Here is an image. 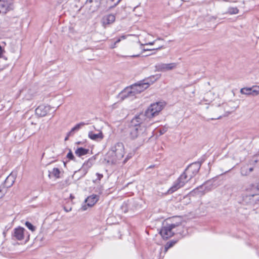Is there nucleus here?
Returning <instances> with one entry per match:
<instances>
[{
    "instance_id": "obj_1",
    "label": "nucleus",
    "mask_w": 259,
    "mask_h": 259,
    "mask_svg": "<svg viewBox=\"0 0 259 259\" xmlns=\"http://www.w3.org/2000/svg\"><path fill=\"white\" fill-rule=\"evenodd\" d=\"M125 154L124 146L123 143L118 142L111 146L108 152V162L112 164L120 163Z\"/></svg>"
},
{
    "instance_id": "obj_2",
    "label": "nucleus",
    "mask_w": 259,
    "mask_h": 259,
    "mask_svg": "<svg viewBox=\"0 0 259 259\" xmlns=\"http://www.w3.org/2000/svg\"><path fill=\"white\" fill-rule=\"evenodd\" d=\"M160 74L152 75L148 78L144 79L140 82L133 84L130 87L136 96L137 95L140 94L145 90L147 89L151 84H152L156 80L160 78Z\"/></svg>"
},
{
    "instance_id": "obj_3",
    "label": "nucleus",
    "mask_w": 259,
    "mask_h": 259,
    "mask_svg": "<svg viewBox=\"0 0 259 259\" xmlns=\"http://www.w3.org/2000/svg\"><path fill=\"white\" fill-rule=\"evenodd\" d=\"M12 236L13 239L19 241L24 240L27 242L29 240L30 235L24 228L18 227L13 230Z\"/></svg>"
},
{
    "instance_id": "obj_4",
    "label": "nucleus",
    "mask_w": 259,
    "mask_h": 259,
    "mask_svg": "<svg viewBox=\"0 0 259 259\" xmlns=\"http://www.w3.org/2000/svg\"><path fill=\"white\" fill-rule=\"evenodd\" d=\"M190 181L183 172L179 178L174 183L173 185L167 190L166 194H171L179 189L183 187L185 184Z\"/></svg>"
},
{
    "instance_id": "obj_5",
    "label": "nucleus",
    "mask_w": 259,
    "mask_h": 259,
    "mask_svg": "<svg viewBox=\"0 0 259 259\" xmlns=\"http://www.w3.org/2000/svg\"><path fill=\"white\" fill-rule=\"evenodd\" d=\"M201 164L200 162H195L189 165L185 169L184 173L189 180L195 177L198 172Z\"/></svg>"
},
{
    "instance_id": "obj_6",
    "label": "nucleus",
    "mask_w": 259,
    "mask_h": 259,
    "mask_svg": "<svg viewBox=\"0 0 259 259\" xmlns=\"http://www.w3.org/2000/svg\"><path fill=\"white\" fill-rule=\"evenodd\" d=\"M150 118L147 116L146 112L141 113L136 116L132 120L131 123L132 125H137V126L146 127V122H148Z\"/></svg>"
},
{
    "instance_id": "obj_7",
    "label": "nucleus",
    "mask_w": 259,
    "mask_h": 259,
    "mask_svg": "<svg viewBox=\"0 0 259 259\" xmlns=\"http://www.w3.org/2000/svg\"><path fill=\"white\" fill-rule=\"evenodd\" d=\"M161 103H155L151 104L145 111L147 116L150 118L156 116L161 110Z\"/></svg>"
},
{
    "instance_id": "obj_8",
    "label": "nucleus",
    "mask_w": 259,
    "mask_h": 259,
    "mask_svg": "<svg viewBox=\"0 0 259 259\" xmlns=\"http://www.w3.org/2000/svg\"><path fill=\"white\" fill-rule=\"evenodd\" d=\"M146 131V126H137L132 125L130 130V136L132 139H135L139 136L145 135Z\"/></svg>"
},
{
    "instance_id": "obj_9",
    "label": "nucleus",
    "mask_w": 259,
    "mask_h": 259,
    "mask_svg": "<svg viewBox=\"0 0 259 259\" xmlns=\"http://www.w3.org/2000/svg\"><path fill=\"white\" fill-rule=\"evenodd\" d=\"M243 201L248 205H259V194H249L243 196Z\"/></svg>"
},
{
    "instance_id": "obj_10",
    "label": "nucleus",
    "mask_w": 259,
    "mask_h": 259,
    "mask_svg": "<svg viewBox=\"0 0 259 259\" xmlns=\"http://www.w3.org/2000/svg\"><path fill=\"white\" fill-rule=\"evenodd\" d=\"M176 227H179V224H168L167 226H165L163 228V239H168L172 236L175 234V231L173 230Z\"/></svg>"
},
{
    "instance_id": "obj_11",
    "label": "nucleus",
    "mask_w": 259,
    "mask_h": 259,
    "mask_svg": "<svg viewBox=\"0 0 259 259\" xmlns=\"http://www.w3.org/2000/svg\"><path fill=\"white\" fill-rule=\"evenodd\" d=\"M135 97H136V96L134 94L131 87L126 88L118 95V98L121 100H123L127 98L133 99Z\"/></svg>"
},
{
    "instance_id": "obj_12",
    "label": "nucleus",
    "mask_w": 259,
    "mask_h": 259,
    "mask_svg": "<svg viewBox=\"0 0 259 259\" xmlns=\"http://www.w3.org/2000/svg\"><path fill=\"white\" fill-rule=\"evenodd\" d=\"M51 109V107L49 105H41L36 108L35 113L37 115L43 117L46 116Z\"/></svg>"
},
{
    "instance_id": "obj_13",
    "label": "nucleus",
    "mask_w": 259,
    "mask_h": 259,
    "mask_svg": "<svg viewBox=\"0 0 259 259\" xmlns=\"http://www.w3.org/2000/svg\"><path fill=\"white\" fill-rule=\"evenodd\" d=\"M17 176V172L16 171H12L6 179L5 183L3 186H5L7 189L13 185L15 182Z\"/></svg>"
},
{
    "instance_id": "obj_14",
    "label": "nucleus",
    "mask_w": 259,
    "mask_h": 259,
    "mask_svg": "<svg viewBox=\"0 0 259 259\" xmlns=\"http://www.w3.org/2000/svg\"><path fill=\"white\" fill-rule=\"evenodd\" d=\"M208 183H206L204 185L200 186L197 189H194L193 192L195 194L203 195L205 193L210 191L212 188V186H211L210 185L208 186Z\"/></svg>"
},
{
    "instance_id": "obj_15",
    "label": "nucleus",
    "mask_w": 259,
    "mask_h": 259,
    "mask_svg": "<svg viewBox=\"0 0 259 259\" xmlns=\"http://www.w3.org/2000/svg\"><path fill=\"white\" fill-rule=\"evenodd\" d=\"M97 134L94 133L92 131H90L88 133L89 138L95 141H101L104 138V135L101 131L99 130Z\"/></svg>"
},
{
    "instance_id": "obj_16",
    "label": "nucleus",
    "mask_w": 259,
    "mask_h": 259,
    "mask_svg": "<svg viewBox=\"0 0 259 259\" xmlns=\"http://www.w3.org/2000/svg\"><path fill=\"white\" fill-rule=\"evenodd\" d=\"M115 20V16L113 14H109L104 16L102 19V23L104 27L113 23Z\"/></svg>"
},
{
    "instance_id": "obj_17",
    "label": "nucleus",
    "mask_w": 259,
    "mask_h": 259,
    "mask_svg": "<svg viewBox=\"0 0 259 259\" xmlns=\"http://www.w3.org/2000/svg\"><path fill=\"white\" fill-rule=\"evenodd\" d=\"M234 110H235L234 108H231L230 109L229 108L228 105L227 103H223L222 104V107L219 106L218 110L221 115H220L217 118H219L222 115H224L225 112L229 114V113H231L232 112H233V111H234Z\"/></svg>"
},
{
    "instance_id": "obj_18",
    "label": "nucleus",
    "mask_w": 259,
    "mask_h": 259,
    "mask_svg": "<svg viewBox=\"0 0 259 259\" xmlns=\"http://www.w3.org/2000/svg\"><path fill=\"white\" fill-rule=\"evenodd\" d=\"M99 196L96 194H93L85 199V202L87 205L89 207H92L96 204L99 200Z\"/></svg>"
},
{
    "instance_id": "obj_19",
    "label": "nucleus",
    "mask_w": 259,
    "mask_h": 259,
    "mask_svg": "<svg viewBox=\"0 0 259 259\" xmlns=\"http://www.w3.org/2000/svg\"><path fill=\"white\" fill-rule=\"evenodd\" d=\"M253 170V166H249L248 163L243 165L240 169V174L242 176H247Z\"/></svg>"
},
{
    "instance_id": "obj_20",
    "label": "nucleus",
    "mask_w": 259,
    "mask_h": 259,
    "mask_svg": "<svg viewBox=\"0 0 259 259\" xmlns=\"http://www.w3.org/2000/svg\"><path fill=\"white\" fill-rule=\"evenodd\" d=\"M93 160L89 159L87 161L84 162L81 168L78 170V171H82L83 176H84L88 172L89 168H90L93 164Z\"/></svg>"
},
{
    "instance_id": "obj_21",
    "label": "nucleus",
    "mask_w": 259,
    "mask_h": 259,
    "mask_svg": "<svg viewBox=\"0 0 259 259\" xmlns=\"http://www.w3.org/2000/svg\"><path fill=\"white\" fill-rule=\"evenodd\" d=\"M254 185L253 184H250L245 187L243 196L249 195V194H254Z\"/></svg>"
},
{
    "instance_id": "obj_22",
    "label": "nucleus",
    "mask_w": 259,
    "mask_h": 259,
    "mask_svg": "<svg viewBox=\"0 0 259 259\" xmlns=\"http://www.w3.org/2000/svg\"><path fill=\"white\" fill-rule=\"evenodd\" d=\"M88 123H86L83 122H81L78 124H77L75 126H74L71 131L68 133V136H72L74 132L78 131L79 130L82 126L84 125L87 124Z\"/></svg>"
},
{
    "instance_id": "obj_23",
    "label": "nucleus",
    "mask_w": 259,
    "mask_h": 259,
    "mask_svg": "<svg viewBox=\"0 0 259 259\" xmlns=\"http://www.w3.org/2000/svg\"><path fill=\"white\" fill-rule=\"evenodd\" d=\"M177 63H176L163 64V71L173 70L177 67Z\"/></svg>"
},
{
    "instance_id": "obj_24",
    "label": "nucleus",
    "mask_w": 259,
    "mask_h": 259,
    "mask_svg": "<svg viewBox=\"0 0 259 259\" xmlns=\"http://www.w3.org/2000/svg\"><path fill=\"white\" fill-rule=\"evenodd\" d=\"M89 149H84L81 147L78 148L75 151V154L78 157L85 155L89 152Z\"/></svg>"
},
{
    "instance_id": "obj_25",
    "label": "nucleus",
    "mask_w": 259,
    "mask_h": 259,
    "mask_svg": "<svg viewBox=\"0 0 259 259\" xmlns=\"http://www.w3.org/2000/svg\"><path fill=\"white\" fill-rule=\"evenodd\" d=\"M250 90L251 91V96H255L259 95V86L253 85L250 88Z\"/></svg>"
},
{
    "instance_id": "obj_26",
    "label": "nucleus",
    "mask_w": 259,
    "mask_h": 259,
    "mask_svg": "<svg viewBox=\"0 0 259 259\" xmlns=\"http://www.w3.org/2000/svg\"><path fill=\"white\" fill-rule=\"evenodd\" d=\"M259 161V156H254L252 157V158L249 161V165L250 166H254L255 164Z\"/></svg>"
},
{
    "instance_id": "obj_27",
    "label": "nucleus",
    "mask_w": 259,
    "mask_h": 259,
    "mask_svg": "<svg viewBox=\"0 0 259 259\" xmlns=\"http://www.w3.org/2000/svg\"><path fill=\"white\" fill-rule=\"evenodd\" d=\"M239 12V10L237 7H230L228 9L227 13L230 15L237 14Z\"/></svg>"
},
{
    "instance_id": "obj_28",
    "label": "nucleus",
    "mask_w": 259,
    "mask_h": 259,
    "mask_svg": "<svg viewBox=\"0 0 259 259\" xmlns=\"http://www.w3.org/2000/svg\"><path fill=\"white\" fill-rule=\"evenodd\" d=\"M240 93L246 95H251L250 88H244L240 90Z\"/></svg>"
},
{
    "instance_id": "obj_29",
    "label": "nucleus",
    "mask_w": 259,
    "mask_h": 259,
    "mask_svg": "<svg viewBox=\"0 0 259 259\" xmlns=\"http://www.w3.org/2000/svg\"><path fill=\"white\" fill-rule=\"evenodd\" d=\"M52 174L56 178L60 177V171L58 168H54L51 172Z\"/></svg>"
},
{
    "instance_id": "obj_30",
    "label": "nucleus",
    "mask_w": 259,
    "mask_h": 259,
    "mask_svg": "<svg viewBox=\"0 0 259 259\" xmlns=\"http://www.w3.org/2000/svg\"><path fill=\"white\" fill-rule=\"evenodd\" d=\"M7 189L2 185L0 186V198H2L6 193Z\"/></svg>"
},
{
    "instance_id": "obj_31",
    "label": "nucleus",
    "mask_w": 259,
    "mask_h": 259,
    "mask_svg": "<svg viewBox=\"0 0 259 259\" xmlns=\"http://www.w3.org/2000/svg\"><path fill=\"white\" fill-rule=\"evenodd\" d=\"M25 226L31 230L32 232H34L36 230V227L34 226L31 223L29 222H26L25 223Z\"/></svg>"
},
{
    "instance_id": "obj_32",
    "label": "nucleus",
    "mask_w": 259,
    "mask_h": 259,
    "mask_svg": "<svg viewBox=\"0 0 259 259\" xmlns=\"http://www.w3.org/2000/svg\"><path fill=\"white\" fill-rule=\"evenodd\" d=\"M176 242V241H170L168 242L165 246V251H167L168 249L173 246Z\"/></svg>"
},
{
    "instance_id": "obj_33",
    "label": "nucleus",
    "mask_w": 259,
    "mask_h": 259,
    "mask_svg": "<svg viewBox=\"0 0 259 259\" xmlns=\"http://www.w3.org/2000/svg\"><path fill=\"white\" fill-rule=\"evenodd\" d=\"M121 0H110L111 2L114 3V5L110 7V9L116 6Z\"/></svg>"
},
{
    "instance_id": "obj_34",
    "label": "nucleus",
    "mask_w": 259,
    "mask_h": 259,
    "mask_svg": "<svg viewBox=\"0 0 259 259\" xmlns=\"http://www.w3.org/2000/svg\"><path fill=\"white\" fill-rule=\"evenodd\" d=\"M67 157L70 160H73L74 159V156L73 155V153L71 151H69V152L67 155Z\"/></svg>"
},
{
    "instance_id": "obj_35",
    "label": "nucleus",
    "mask_w": 259,
    "mask_h": 259,
    "mask_svg": "<svg viewBox=\"0 0 259 259\" xmlns=\"http://www.w3.org/2000/svg\"><path fill=\"white\" fill-rule=\"evenodd\" d=\"M0 7H8V4H7V3L4 1H2V0H0Z\"/></svg>"
},
{
    "instance_id": "obj_36",
    "label": "nucleus",
    "mask_w": 259,
    "mask_h": 259,
    "mask_svg": "<svg viewBox=\"0 0 259 259\" xmlns=\"http://www.w3.org/2000/svg\"><path fill=\"white\" fill-rule=\"evenodd\" d=\"M96 176H97V179L96 180V181H100L103 178V175L99 173H97Z\"/></svg>"
},
{
    "instance_id": "obj_37",
    "label": "nucleus",
    "mask_w": 259,
    "mask_h": 259,
    "mask_svg": "<svg viewBox=\"0 0 259 259\" xmlns=\"http://www.w3.org/2000/svg\"><path fill=\"white\" fill-rule=\"evenodd\" d=\"M121 41V38H119L117 39L116 41L114 42V45L111 47L112 48H114L115 47V45L117 43Z\"/></svg>"
},
{
    "instance_id": "obj_38",
    "label": "nucleus",
    "mask_w": 259,
    "mask_h": 259,
    "mask_svg": "<svg viewBox=\"0 0 259 259\" xmlns=\"http://www.w3.org/2000/svg\"><path fill=\"white\" fill-rule=\"evenodd\" d=\"M64 209L65 211L66 212H69V211H70L72 210L71 207H68V208L67 207H64Z\"/></svg>"
},
{
    "instance_id": "obj_39",
    "label": "nucleus",
    "mask_w": 259,
    "mask_h": 259,
    "mask_svg": "<svg viewBox=\"0 0 259 259\" xmlns=\"http://www.w3.org/2000/svg\"><path fill=\"white\" fill-rule=\"evenodd\" d=\"M130 156H127L124 159V160L122 162L123 164H124L126 162V161L130 159Z\"/></svg>"
},
{
    "instance_id": "obj_40",
    "label": "nucleus",
    "mask_w": 259,
    "mask_h": 259,
    "mask_svg": "<svg viewBox=\"0 0 259 259\" xmlns=\"http://www.w3.org/2000/svg\"><path fill=\"white\" fill-rule=\"evenodd\" d=\"M126 38V35H122L120 38H121V39H124Z\"/></svg>"
},
{
    "instance_id": "obj_41",
    "label": "nucleus",
    "mask_w": 259,
    "mask_h": 259,
    "mask_svg": "<svg viewBox=\"0 0 259 259\" xmlns=\"http://www.w3.org/2000/svg\"><path fill=\"white\" fill-rule=\"evenodd\" d=\"M211 95V93H210V92L207 93V94L206 95V97H208Z\"/></svg>"
},
{
    "instance_id": "obj_42",
    "label": "nucleus",
    "mask_w": 259,
    "mask_h": 259,
    "mask_svg": "<svg viewBox=\"0 0 259 259\" xmlns=\"http://www.w3.org/2000/svg\"><path fill=\"white\" fill-rule=\"evenodd\" d=\"M159 233L160 235H162V229L159 230Z\"/></svg>"
},
{
    "instance_id": "obj_43",
    "label": "nucleus",
    "mask_w": 259,
    "mask_h": 259,
    "mask_svg": "<svg viewBox=\"0 0 259 259\" xmlns=\"http://www.w3.org/2000/svg\"><path fill=\"white\" fill-rule=\"evenodd\" d=\"M82 209H83V210H86V209H87L86 206H82Z\"/></svg>"
},
{
    "instance_id": "obj_44",
    "label": "nucleus",
    "mask_w": 259,
    "mask_h": 259,
    "mask_svg": "<svg viewBox=\"0 0 259 259\" xmlns=\"http://www.w3.org/2000/svg\"><path fill=\"white\" fill-rule=\"evenodd\" d=\"M70 136H68V134L67 135V136L65 138V140H67L68 138V137H69Z\"/></svg>"
},
{
    "instance_id": "obj_45",
    "label": "nucleus",
    "mask_w": 259,
    "mask_h": 259,
    "mask_svg": "<svg viewBox=\"0 0 259 259\" xmlns=\"http://www.w3.org/2000/svg\"><path fill=\"white\" fill-rule=\"evenodd\" d=\"M256 187H257V189L259 190V183H257Z\"/></svg>"
},
{
    "instance_id": "obj_46",
    "label": "nucleus",
    "mask_w": 259,
    "mask_h": 259,
    "mask_svg": "<svg viewBox=\"0 0 259 259\" xmlns=\"http://www.w3.org/2000/svg\"><path fill=\"white\" fill-rule=\"evenodd\" d=\"M173 174V170H171V171H170V175H171Z\"/></svg>"
},
{
    "instance_id": "obj_47",
    "label": "nucleus",
    "mask_w": 259,
    "mask_h": 259,
    "mask_svg": "<svg viewBox=\"0 0 259 259\" xmlns=\"http://www.w3.org/2000/svg\"><path fill=\"white\" fill-rule=\"evenodd\" d=\"M137 56H138V55H134V56H133V57H137Z\"/></svg>"
},
{
    "instance_id": "obj_48",
    "label": "nucleus",
    "mask_w": 259,
    "mask_h": 259,
    "mask_svg": "<svg viewBox=\"0 0 259 259\" xmlns=\"http://www.w3.org/2000/svg\"><path fill=\"white\" fill-rule=\"evenodd\" d=\"M77 172H78V171H75L74 174H76Z\"/></svg>"
}]
</instances>
